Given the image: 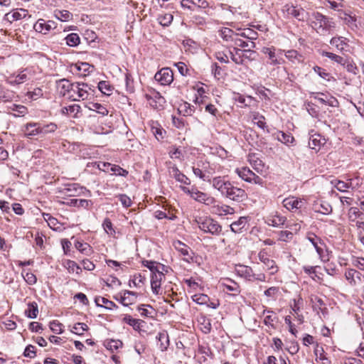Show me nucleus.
Listing matches in <instances>:
<instances>
[{"label": "nucleus", "mask_w": 364, "mask_h": 364, "mask_svg": "<svg viewBox=\"0 0 364 364\" xmlns=\"http://www.w3.org/2000/svg\"><path fill=\"white\" fill-rule=\"evenodd\" d=\"M311 26L318 33L323 35L334 27V23L328 16L319 12H314L311 19Z\"/></svg>", "instance_id": "1"}, {"label": "nucleus", "mask_w": 364, "mask_h": 364, "mask_svg": "<svg viewBox=\"0 0 364 364\" xmlns=\"http://www.w3.org/2000/svg\"><path fill=\"white\" fill-rule=\"evenodd\" d=\"M196 222L200 230L204 232L219 235L222 232V226L219 223L210 217L199 218Z\"/></svg>", "instance_id": "2"}, {"label": "nucleus", "mask_w": 364, "mask_h": 364, "mask_svg": "<svg viewBox=\"0 0 364 364\" xmlns=\"http://www.w3.org/2000/svg\"><path fill=\"white\" fill-rule=\"evenodd\" d=\"M306 238L315 248L321 261L323 262L328 261V253L324 242L319 237L311 232L307 235Z\"/></svg>", "instance_id": "3"}, {"label": "nucleus", "mask_w": 364, "mask_h": 364, "mask_svg": "<svg viewBox=\"0 0 364 364\" xmlns=\"http://www.w3.org/2000/svg\"><path fill=\"white\" fill-rule=\"evenodd\" d=\"M229 200L240 203L247 198V194L242 188L235 186L231 182L222 195Z\"/></svg>", "instance_id": "4"}, {"label": "nucleus", "mask_w": 364, "mask_h": 364, "mask_svg": "<svg viewBox=\"0 0 364 364\" xmlns=\"http://www.w3.org/2000/svg\"><path fill=\"white\" fill-rule=\"evenodd\" d=\"M287 18H295L298 21H304L307 19L308 14L302 8H298L293 4H287L282 9Z\"/></svg>", "instance_id": "5"}, {"label": "nucleus", "mask_w": 364, "mask_h": 364, "mask_svg": "<svg viewBox=\"0 0 364 364\" xmlns=\"http://www.w3.org/2000/svg\"><path fill=\"white\" fill-rule=\"evenodd\" d=\"M73 88L72 93L76 96L77 101L88 100L94 95L93 90L86 83L75 82Z\"/></svg>", "instance_id": "6"}, {"label": "nucleus", "mask_w": 364, "mask_h": 364, "mask_svg": "<svg viewBox=\"0 0 364 364\" xmlns=\"http://www.w3.org/2000/svg\"><path fill=\"white\" fill-rule=\"evenodd\" d=\"M235 171L245 181L255 184H260L262 183V178L253 173L248 167L237 168Z\"/></svg>", "instance_id": "7"}, {"label": "nucleus", "mask_w": 364, "mask_h": 364, "mask_svg": "<svg viewBox=\"0 0 364 364\" xmlns=\"http://www.w3.org/2000/svg\"><path fill=\"white\" fill-rule=\"evenodd\" d=\"M344 276L348 284L352 287H358L363 284L362 274L354 269H346Z\"/></svg>", "instance_id": "8"}, {"label": "nucleus", "mask_w": 364, "mask_h": 364, "mask_svg": "<svg viewBox=\"0 0 364 364\" xmlns=\"http://www.w3.org/2000/svg\"><path fill=\"white\" fill-rule=\"evenodd\" d=\"M145 97L150 106L154 109H161L166 103L164 97H162L159 92L154 90H152L149 93L146 94Z\"/></svg>", "instance_id": "9"}, {"label": "nucleus", "mask_w": 364, "mask_h": 364, "mask_svg": "<svg viewBox=\"0 0 364 364\" xmlns=\"http://www.w3.org/2000/svg\"><path fill=\"white\" fill-rule=\"evenodd\" d=\"M57 23L53 21H46L43 18L38 19L33 25V29L38 33L46 35L52 30L56 28Z\"/></svg>", "instance_id": "10"}, {"label": "nucleus", "mask_w": 364, "mask_h": 364, "mask_svg": "<svg viewBox=\"0 0 364 364\" xmlns=\"http://www.w3.org/2000/svg\"><path fill=\"white\" fill-rule=\"evenodd\" d=\"M58 86L62 96L67 97L72 101L77 100L76 96L72 93L73 83H71L68 80L62 79L59 80Z\"/></svg>", "instance_id": "11"}, {"label": "nucleus", "mask_w": 364, "mask_h": 364, "mask_svg": "<svg viewBox=\"0 0 364 364\" xmlns=\"http://www.w3.org/2000/svg\"><path fill=\"white\" fill-rule=\"evenodd\" d=\"M154 78L162 85H169L173 80V72L168 68H164L155 74Z\"/></svg>", "instance_id": "12"}, {"label": "nucleus", "mask_w": 364, "mask_h": 364, "mask_svg": "<svg viewBox=\"0 0 364 364\" xmlns=\"http://www.w3.org/2000/svg\"><path fill=\"white\" fill-rule=\"evenodd\" d=\"M28 70L27 68L21 70L18 74H11L8 76L6 81L11 85H17L22 84L29 79L28 75Z\"/></svg>", "instance_id": "13"}, {"label": "nucleus", "mask_w": 364, "mask_h": 364, "mask_svg": "<svg viewBox=\"0 0 364 364\" xmlns=\"http://www.w3.org/2000/svg\"><path fill=\"white\" fill-rule=\"evenodd\" d=\"M86 189L80 186L77 183L68 184L62 190L61 193L69 197L77 196L82 194Z\"/></svg>", "instance_id": "14"}, {"label": "nucleus", "mask_w": 364, "mask_h": 364, "mask_svg": "<svg viewBox=\"0 0 364 364\" xmlns=\"http://www.w3.org/2000/svg\"><path fill=\"white\" fill-rule=\"evenodd\" d=\"M193 199L195 200L203 203L205 205H213L214 203H216L217 200L216 199L208 195L206 193L201 192L196 189V192L193 193Z\"/></svg>", "instance_id": "15"}, {"label": "nucleus", "mask_w": 364, "mask_h": 364, "mask_svg": "<svg viewBox=\"0 0 364 364\" xmlns=\"http://www.w3.org/2000/svg\"><path fill=\"white\" fill-rule=\"evenodd\" d=\"M211 212L213 214L223 216L227 215H232L235 213V209L228 205L215 204L211 205Z\"/></svg>", "instance_id": "16"}, {"label": "nucleus", "mask_w": 364, "mask_h": 364, "mask_svg": "<svg viewBox=\"0 0 364 364\" xmlns=\"http://www.w3.org/2000/svg\"><path fill=\"white\" fill-rule=\"evenodd\" d=\"M209 183L212 185L213 188L216 189L222 196L226 188L230 185V181L225 180L223 177L215 176L213 177Z\"/></svg>", "instance_id": "17"}, {"label": "nucleus", "mask_w": 364, "mask_h": 364, "mask_svg": "<svg viewBox=\"0 0 364 364\" xmlns=\"http://www.w3.org/2000/svg\"><path fill=\"white\" fill-rule=\"evenodd\" d=\"M174 248L179 252L183 256H184V260L189 262L193 259L192 251L191 248L179 240L174 241L173 243Z\"/></svg>", "instance_id": "18"}, {"label": "nucleus", "mask_w": 364, "mask_h": 364, "mask_svg": "<svg viewBox=\"0 0 364 364\" xmlns=\"http://www.w3.org/2000/svg\"><path fill=\"white\" fill-rule=\"evenodd\" d=\"M258 257L259 261L265 265L266 269L270 271L271 274H274L277 272V267L275 264V262L269 259L264 251H260L258 254Z\"/></svg>", "instance_id": "19"}, {"label": "nucleus", "mask_w": 364, "mask_h": 364, "mask_svg": "<svg viewBox=\"0 0 364 364\" xmlns=\"http://www.w3.org/2000/svg\"><path fill=\"white\" fill-rule=\"evenodd\" d=\"M262 53L268 55L269 59L271 60L270 64L272 65H279L284 63V60L282 58H278L277 56L276 48L273 46L264 48Z\"/></svg>", "instance_id": "20"}, {"label": "nucleus", "mask_w": 364, "mask_h": 364, "mask_svg": "<svg viewBox=\"0 0 364 364\" xmlns=\"http://www.w3.org/2000/svg\"><path fill=\"white\" fill-rule=\"evenodd\" d=\"M283 205L289 210L294 209H300L303 207L304 202L300 198L294 196L285 198L283 202Z\"/></svg>", "instance_id": "21"}, {"label": "nucleus", "mask_w": 364, "mask_h": 364, "mask_svg": "<svg viewBox=\"0 0 364 364\" xmlns=\"http://www.w3.org/2000/svg\"><path fill=\"white\" fill-rule=\"evenodd\" d=\"M221 286L223 287V291H230L232 296H237L240 293V287L237 283L232 279H225Z\"/></svg>", "instance_id": "22"}, {"label": "nucleus", "mask_w": 364, "mask_h": 364, "mask_svg": "<svg viewBox=\"0 0 364 364\" xmlns=\"http://www.w3.org/2000/svg\"><path fill=\"white\" fill-rule=\"evenodd\" d=\"M326 144V139L318 134H311L309 141V146L311 149L318 151Z\"/></svg>", "instance_id": "23"}, {"label": "nucleus", "mask_w": 364, "mask_h": 364, "mask_svg": "<svg viewBox=\"0 0 364 364\" xmlns=\"http://www.w3.org/2000/svg\"><path fill=\"white\" fill-rule=\"evenodd\" d=\"M170 174L181 183L186 185L191 184V180L185 174L181 172L176 166H173L170 168Z\"/></svg>", "instance_id": "24"}, {"label": "nucleus", "mask_w": 364, "mask_h": 364, "mask_svg": "<svg viewBox=\"0 0 364 364\" xmlns=\"http://www.w3.org/2000/svg\"><path fill=\"white\" fill-rule=\"evenodd\" d=\"M235 53L230 52L231 59L236 64H239V65L243 64V58L244 57L247 58V56L245 55V53H250V55L254 53V51H252L250 49L242 50L238 48H235Z\"/></svg>", "instance_id": "25"}, {"label": "nucleus", "mask_w": 364, "mask_h": 364, "mask_svg": "<svg viewBox=\"0 0 364 364\" xmlns=\"http://www.w3.org/2000/svg\"><path fill=\"white\" fill-rule=\"evenodd\" d=\"M286 221V218L281 215L278 213H276L274 215H271L267 217L266 220V223L269 226L273 227H280L283 225Z\"/></svg>", "instance_id": "26"}, {"label": "nucleus", "mask_w": 364, "mask_h": 364, "mask_svg": "<svg viewBox=\"0 0 364 364\" xmlns=\"http://www.w3.org/2000/svg\"><path fill=\"white\" fill-rule=\"evenodd\" d=\"M330 44L335 47L338 51L343 52L346 47L348 46V40L344 37H333L330 41Z\"/></svg>", "instance_id": "27"}, {"label": "nucleus", "mask_w": 364, "mask_h": 364, "mask_svg": "<svg viewBox=\"0 0 364 364\" xmlns=\"http://www.w3.org/2000/svg\"><path fill=\"white\" fill-rule=\"evenodd\" d=\"M28 11L23 9H16L6 14V18L10 22L26 18Z\"/></svg>", "instance_id": "28"}, {"label": "nucleus", "mask_w": 364, "mask_h": 364, "mask_svg": "<svg viewBox=\"0 0 364 364\" xmlns=\"http://www.w3.org/2000/svg\"><path fill=\"white\" fill-rule=\"evenodd\" d=\"M247 224V218L246 217H240L237 221L233 222L230 225V229L235 233H240L245 228Z\"/></svg>", "instance_id": "29"}, {"label": "nucleus", "mask_w": 364, "mask_h": 364, "mask_svg": "<svg viewBox=\"0 0 364 364\" xmlns=\"http://www.w3.org/2000/svg\"><path fill=\"white\" fill-rule=\"evenodd\" d=\"M164 277L163 273H158L156 274H153L151 277V287L154 294H158L159 290L161 287V282L162 278Z\"/></svg>", "instance_id": "30"}, {"label": "nucleus", "mask_w": 364, "mask_h": 364, "mask_svg": "<svg viewBox=\"0 0 364 364\" xmlns=\"http://www.w3.org/2000/svg\"><path fill=\"white\" fill-rule=\"evenodd\" d=\"M197 165L198 166L202 167V171L203 172V174L205 175V177H207V182H210L213 178L212 176L213 173H215V169L212 167V166L208 163L205 161H198L197 163Z\"/></svg>", "instance_id": "31"}, {"label": "nucleus", "mask_w": 364, "mask_h": 364, "mask_svg": "<svg viewBox=\"0 0 364 364\" xmlns=\"http://www.w3.org/2000/svg\"><path fill=\"white\" fill-rule=\"evenodd\" d=\"M275 139L284 144H292L294 141V136L289 133L277 131L274 134Z\"/></svg>", "instance_id": "32"}, {"label": "nucleus", "mask_w": 364, "mask_h": 364, "mask_svg": "<svg viewBox=\"0 0 364 364\" xmlns=\"http://www.w3.org/2000/svg\"><path fill=\"white\" fill-rule=\"evenodd\" d=\"M136 293L131 291H125L124 294L120 296V302L124 306H129L134 302L136 299Z\"/></svg>", "instance_id": "33"}, {"label": "nucleus", "mask_w": 364, "mask_h": 364, "mask_svg": "<svg viewBox=\"0 0 364 364\" xmlns=\"http://www.w3.org/2000/svg\"><path fill=\"white\" fill-rule=\"evenodd\" d=\"M95 302L97 306L104 307L107 309L112 310L117 308V305L112 301L106 298L98 296L95 299Z\"/></svg>", "instance_id": "34"}, {"label": "nucleus", "mask_w": 364, "mask_h": 364, "mask_svg": "<svg viewBox=\"0 0 364 364\" xmlns=\"http://www.w3.org/2000/svg\"><path fill=\"white\" fill-rule=\"evenodd\" d=\"M86 107L92 111H96L98 114L102 116H105L108 114V110L106 107L99 103L96 102H89L86 105Z\"/></svg>", "instance_id": "35"}, {"label": "nucleus", "mask_w": 364, "mask_h": 364, "mask_svg": "<svg viewBox=\"0 0 364 364\" xmlns=\"http://www.w3.org/2000/svg\"><path fill=\"white\" fill-rule=\"evenodd\" d=\"M226 3L221 4L223 9H228L231 12H234L237 9L240 8V4L242 0H225Z\"/></svg>", "instance_id": "36"}, {"label": "nucleus", "mask_w": 364, "mask_h": 364, "mask_svg": "<svg viewBox=\"0 0 364 364\" xmlns=\"http://www.w3.org/2000/svg\"><path fill=\"white\" fill-rule=\"evenodd\" d=\"M75 247L81 253H82L87 256L91 255L93 252L92 247L88 243H86V242H81L77 241L75 243Z\"/></svg>", "instance_id": "37"}, {"label": "nucleus", "mask_w": 364, "mask_h": 364, "mask_svg": "<svg viewBox=\"0 0 364 364\" xmlns=\"http://www.w3.org/2000/svg\"><path fill=\"white\" fill-rule=\"evenodd\" d=\"M39 124L30 123L27 124L24 129V134L28 137L38 135Z\"/></svg>", "instance_id": "38"}, {"label": "nucleus", "mask_w": 364, "mask_h": 364, "mask_svg": "<svg viewBox=\"0 0 364 364\" xmlns=\"http://www.w3.org/2000/svg\"><path fill=\"white\" fill-rule=\"evenodd\" d=\"M80 106L77 104H73L62 108V113L76 117L77 114L80 112Z\"/></svg>", "instance_id": "39"}, {"label": "nucleus", "mask_w": 364, "mask_h": 364, "mask_svg": "<svg viewBox=\"0 0 364 364\" xmlns=\"http://www.w3.org/2000/svg\"><path fill=\"white\" fill-rule=\"evenodd\" d=\"M38 314V308L36 302L33 301L28 304V308L25 310V314L30 318H35Z\"/></svg>", "instance_id": "40"}, {"label": "nucleus", "mask_w": 364, "mask_h": 364, "mask_svg": "<svg viewBox=\"0 0 364 364\" xmlns=\"http://www.w3.org/2000/svg\"><path fill=\"white\" fill-rule=\"evenodd\" d=\"M63 266L70 273L75 272L76 274H79L81 272V268L73 260L67 259L64 261Z\"/></svg>", "instance_id": "41"}, {"label": "nucleus", "mask_w": 364, "mask_h": 364, "mask_svg": "<svg viewBox=\"0 0 364 364\" xmlns=\"http://www.w3.org/2000/svg\"><path fill=\"white\" fill-rule=\"evenodd\" d=\"M54 16L61 21H68L71 19L73 14L68 10H58L54 11Z\"/></svg>", "instance_id": "42"}, {"label": "nucleus", "mask_w": 364, "mask_h": 364, "mask_svg": "<svg viewBox=\"0 0 364 364\" xmlns=\"http://www.w3.org/2000/svg\"><path fill=\"white\" fill-rule=\"evenodd\" d=\"M69 205L74 207H82L84 208H89L92 204L91 200L86 199H71L68 202Z\"/></svg>", "instance_id": "43"}, {"label": "nucleus", "mask_w": 364, "mask_h": 364, "mask_svg": "<svg viewBox=\"0 0 364 364\" xmlns=\"http://www.w3.org/2000/svg\"><path fill=\"white\" fill-rule=\"evenodd\" d=\"M124 321L132 326L134 330H139L143 323L141 320L134 318L131 316H126L124 318Z\"/></svg>", "instance_id": "44"}, {"label": "nucleus", "mask_w": 364, "mask_h": 364, "mask_svg": "<svg viewBox=\"0 0 364 364\" xmlns=\"http://www.w3.org/2000/svg\"><path fill=\"white\" fill-rule=\"evenodd\" d=\"M173 17L171 14H162L159 15L158 21L163 26H168L173 21Z\"/></svg>", "instance_id": "45"}, {"label": "nucleus", "mask_w": 364, "mask_h": 364, "mask_svg": "<svg viewBox=\"0 0 364 364\" xmlns=\"http://www.w3.org/2000/svg\"><path fill=\"white\" fill-rule=\"evenodd\" d=\"M331 9L335 11H341L346 6L344 0H326Z\"/></svg>", "instance_id": "46"}, {"label": "nucleus", "mask_w": 364, "mask_h": 364, "mask_svg": "<svg viewBox=\"0 0 364 364\" xmlns=\"http://www.w3.org/2000/svg\"><path fill=\"white\" fill-rule=\"evenodd\" d=\"M221 37L225 41H235V38H237L238 34H235L233 33L232 30L228 28H225L221 30L220 33Z\"/></svg>", "instance_id": "47"}, {"label": "nucleus", "mask_w": 364, "mask_h": 364, "mask_svg": "<svg viewBox=\"0 0 364 364\" xmlns=\"http://www.w3.org/2000/svg\"><path fill=\"white\" fill-rule=\"evenodd\" d=\"M322 56L327 57L330 58L331 60H333L334 62L341 64V65H345V60L343 57L338 55L335 53L327 52V51H323L321 53Z\"/></svg>", "instance_id": "48"}, {"label": "nucleus", "mask_w": 364, "mask_h": 364, "mask_svg": "<svg viewBox=\"0 0 364 364\" xmlns=\"http://www.w3.org/2000/svg\"><path fill=\"white\" fill-rule=\"evenodd\" d=\"M66 43L71 47L77 46L80 43V37L77 33H72L65 38Z\"/></svg>", "instance_id": "49"}, {"label": "nucleus", "mask_w": 364, "mask_h": 364, "mask_svg": "<svg viewBox=\"0 0 364 364\" xmlns=\"http://www.w3.org/2000/svg\"><path fill=\"white\" fill-rule=\"evenodd\" d=\"M56 129H57V126H56V124H55L53 123H50L49 124L44 125V126H41L39 124L38 135L39 134L44 135L48 133L53 132L56 130Z\"/></svg>", "instance_id": "50"}, {"label": "nucleus", "mask_w": 364, "mask_h": 364, "mask_svg": "<svg viewBox=\"0 0 364 364\" xmlns=\"http://www.w3.org/2000/svg\"><path fill=\"white\" fill-rule=\"evenodd\" d=\"M98 89L106 95L109 96L112 94V87L107 81H100L98 84Z\"/></svg>", "instance_id": "51"}, {"label": "nucleus", "mask_w": 364, "mask_h": 364, "mask_svg": "<svg viewBox=\"0 0 364 364\" xmlns=\"http://www.w3.org/2000/svg\"><path fill=\"white\" fill-rule=\"evenodd\" d=\"M21 274L26 282L29 285H33L36 283L37 278L33 273L23 270Z\"/></svg>", "instance_id": "52"}, {"label": "nucleus", "mask_w": 364, "mask_h": 364, "mask_svg": "<svg viewBox=\"0 0 364 364\" xmlns=\"http://www.w3.org/2000/svg\"><path fill=\"white\" fill-rule=\"evenodd\" d=\"M193 301L200 305L208 304L210 301L209 297L206 294H198L192 296Z\"/></svg>", "instance_id": "53"}, {"label": "nucleus", "mask_w": 364, "mask_h": 364, "mask_svg": "<svg viewBox=\"0 0 364 364\" xmlns=\"http://www.w3.org/2000/svg\"><path fill=\"white\" fill-rule=\"evenodd\" d=\"M122 342L119 340H110L107 341L106 348L112 351L117 350L122 347Z\"/></svg>", "instance_id": "54"}, {"label": "nucleus", "mask_w": 364, "mask_h": 364, "mask_svg": "<svg viewBox=\"0 0 364 364\" xmlns=\"http://www.w3.org/2000/svg\"><path fill=\"white\" fill-rule=\"evenodd\" d=\"M88 329V326L84 323H77L74 325L71 331L77 335H82Z\"/></svg>", "instance_id": "55"}, {"label": "nucleus", "mask_w": 364, "mask_h": 364, "mask_svg": "<svg viewBox=\"0 0 364 364\" xmlns=\"http://www.w3.org/2000/svg\"><path fill=\"white\" fill-rule=\"evenodd\" d=\"M179 111L184 115L190 116L193 113L194 108L189 103L185 102L180 106Z\"/></svg>", "instance_id": "56"}, {"label": "nucleus", "mask_w": 364, "mask_h": 364, "mask_svg": "<svg viewBox=\"0 0 364 364\" xmlns=\"http://www.w3.org/2000/svg\"><path fill=\"white\" fill-rule=\"evenodd\" d=\"M351 183L345 182L343 181H336L334 182V187L341 192H345L350 188Z\"/></svg>", "instance_id": "57"}, {"label": "nucleus", "mask_w": 364, "mask_h": 364, "mask_svg": "<svg viewBox=\"0 0 364 364\" xmlns=\"http://www.w3.org/2000/svg\"><path fill=\"white\" fill-rule=\"evenodd\" d=\"M235 44L237 46L242 48H249L250 49L255 47V43L253 41L246 42L240 38H238L237 37L235 38Z\"/></svg>", "instance_id": "58"}, {"label": "nucleus", "mask_w": 364, "mask_h": 364, "mask_svg": "<svg viewBox=\"0 0 364 364\" xmlns=\"http://www.w3.org/2000/svg\"><path fill=\"white\" fill-rule=\"evenodd\" d=\"M279 240L288 242L293 238V233L288 230H282L279 232Z\"/></svg>", "instance_id": "59"}, {"label": "nucleus", "mask_w": 364, "mask_h": 364, "mask_svg": "<svg viewBox=\"0 0 364 364\" xmlns=\"http://www.w3.org/2000/svg\"><path fill=\"white\" fill-rule=\"evenodd\" d=\"M50 328L55 333L60 334L63 333V325L58 321H51Z\"/></svg>", "instance_id": "60"}, {"label": "nucleus", "mask_w": 364, "mask_h": 364, "mask_svg": "<svg viewBox=\"0 0 364 364\" xmlns=\"http://www.w3.org/2000/svg\"><path fill=\"white\" fill-rule=\"evenodd\" d=\"M252 121L254 124H257L261 129H264L266 127L264 117L259 114H254Z\"/></svg>", "instance_id": "61"}, {"label": "nucleus", "mask_w": 364, "mask_h": 364, "mask_svg": "<svg viewBox=\"0 0 364 364\" xmlns=\"http://www.w3.org/2000/svg\"><path fill=\"white\" fill-rule=\"evenodd\" d=\"M102 226H103L104 230H105V232L107 234L112 235L115 233V230H114V228L112 227V223L109 218L105 219V220L102 223Z\"/></svg>", "instance_id": "62"}, {"label": "nucleus", "mask_w": 364, "mask_h": 364, "mask_svg": "<svg viewBox=\"0 0 364 364\" xmlns=\"http://www.w3.org/2000/svg\"><path fill=\"white\" fill-rule=\"evenodd\" d=\"M11 110L16 112L14 114V115L17 117L21 115L23 116L27 113V108L23 105H14L11 107Z\"/></svg>", "instance_id": "63"}, {"label": "nucleus", "mask_w": 364, "mask_h": 364, "mask_svg": "<svg viewBox=\"0 0 364 364\" xmlns=\"http://www.w3.org/2000/svg\"><path fill=\"white\" fill-rule=\"evenodd\" d=\"M314 70L316 73H317L323 79L327 80L328 81L330 80V74L326 72V70L321 67L318 66H314Z\"/></svg>", "instance_id": "64"}]
</instances>
